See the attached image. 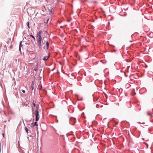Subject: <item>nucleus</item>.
<instances>
[{
	"instance_id": "0eeeda50",
	"label": "nucleus",
	"mask_w": 153,
	"mask_h": 153,
	"mask_svg": "<svg viewBox=\"0 0 153 153\" xmlns=\"http://www.w3.org/2000/svg\"><path fill=\"white\" fill-rule=\"evenodd\" d=\"M39 120V116H36V121H38Z\"/></svg>"
},
{
	"instance_id": "f03ea898",
	"label": "nucleus",
	"mask_w": 153,
	"mask_h": 153,
	"mask_svg": "<svg viewBox=\"0 0 153 153\" xmlns=\"http://www.w3.org/2000/svg\"><path fill=\"white\" fill-rule=\"evenodd\" d=\"M45 39V38L44 37H43V40L42 41V45H43V44L44 43H45V42H46V46H47V47H46V48L47 49H48V48H49V43H48V41H45V42H44V40Z\"/></svg>"
},
{
	"instance_id": "ddd939ff",
	"label": "nucleus",
	"mask_w": 153,
	"mask_h": 153,
	"mask_svg": "<svg viewBox=\"0 0 153 153\" xmlns=\"http://www.w3.org/2000/svg\"><path fill=\"white\" fill-rule=\"evenodd\" d=\"M39 105L37 106H36V110H38L39 109Z\"/></svg>"
},
{
	"instance_id": "412c9836",
	"label": "nucleus",
	"mask_w": 153,
	"mask_h": 153,
	"mask_svg": "<svg viewBox=\"0 0 153 153\" xmlns=\"http://www.w3.org/2000/svg\"><path fill=\"white\" fill-rule=\"evenodd\" d=\"M147 114H148V115H150V114H149V113H147Z\"/></svg>"
},
{
	"instance_id": "423d86ee",
	"label": "nucleus",
	"mask_w": 153,
	"mask_h": 153,
	"mask_svg": "<svg viewBox=\"0 0 153 153\" xmlns=\"http://www.w3.org/2000/svg\"><path fill=\"white\" fill-rule=\"evenodd\" d=\"M35 116H39V111L38 110H36Z\"/></svg>"
},
{
	"instance_id": "6e6552de",
	"label": "nucleus",
	"mask_w": 153,
	"mask_h": 153,
	"mask_svg": "<svg viewBox=\"0 0 153 153\" xmlns=\"http://www.w3.org/2000/svg\"><path fill=\"white\" fill-rule=\"evenodd\" d=\"M22 42L21 41L20 42L19 46V50L20 51H21V47H22Z\"/></svg>"
},
{
	"instance_id": "f8f14e48",
	"label": "nucleus",
	"mask_w": 153,
	"mask_h": 153,
	"mask_svg": "<svg viewBox=\"0 0 153 153\" xmlns=\"http://www.w3.org/2000/svg\"><path fill=\"white\" fill-rule=\"evenodd\" d=\"M30 36L32 37L34 39V40H35V38L32 35H30Z\"/></svg>"
},
{
	"instance_id": "9d476101",
	"label": "nucleus",
	"mask_w": 153,
	"mask_h": 153,
	"mask_svg": "<svg viewBox=\"0 0 153 153\" xmlns=\"http://www.w3.org/2000/svg\"><path fill=\"white\" fill-rule=\"evenodd\" d=\"M27 26L28 28H30V27L29 26V22H28L27 24Z\"/></svg>"
},
{
	"instance_id": "1a4fd4ad",
	"label": "nucleus",
	"mask_w": 153,
	"mask_h": 153,
	"mask_svg": "<svg viewBox=\"0 0 153 153\" xmlns=\"http://www.w3.org/2000/svg\"><path fill=\"white\" fill-rule=\"evenodd\" d=\"M136 94V93L135 91V89H133L132 91V95H134Z\"/></svg>"
},
{
	"instance_id": "6ab92c4d",
	"label": "nucleus",
	"mask_w": 153,
	"mask_h": 153,
	"mask_svg": "<svg viewBox=\"0 0 153 153\" xmlns=\"http://www.w3.org/2000/svg\"><path fill=\"white\" fill-rule=\"evenodd\" d=\"M34 70H35V71H36L37 69H34Z\"/></svg>"
},
{
	"instance_id": "4468645a",
	"label": "nucleus",
	"mask_w": 153,
	"mask_h": 153,
	"mask_svg": "<svg viewBox=\"0 0 153 153\" xmlns=\"http://www.w3.org/2000/svg\"><path fill=\"white\" fill-rule=\"evenodd\" d=\"M33 105L34 106H35V107L36 106V105L35 102H33Z\"/></svg>"
},
{
	"instance_id": "4be33fe9",
	"label": "nucleus",
	"mask_w": 153,
	"mask_h": 153,
	"mask_svg": "<svg viewBox=\"0 0 153 153\" xmlns=\"http://www.w3.org/2000/svg\"><path fill=\"white\" fill-rule=\"evenodd\" d=\"M3 134V136H4V134Z\"/></svg>"
},
{
	"instance_id": "f257e3e1",
	"label": "nucleus",
	"mask_w": 153,
	"mask_h": 153,
	"mask_svg": "<svg viewBox=\"0 0 153 153\" xmlns=\"http://www.w3.org/2000/svg\"><path fill=\"white\" fill-rule=\"evenodd\" d=\"M42 32V30H40L37 33V36L39 37L38 40H37V43L39 48H41L42 46L41 42L42 38L41 35Z\"/></svg>"
},
{
	"instance_id": "dca6fc26",
	"label": "nucleus",
	"mask_w": 153,
	"mask_h": 153,
	"mask_svg": "<svg viewBox=\"0 0 153 153\" xmlns=\"http://www.w3.org/2000/svg\"><path fill=\"white\" fill-rule=\"evenodd\" d=\"M52 10H50V13H51V12H52Z\"/></svg>"
},
{
	"instance_id": "2eb2a0df",
	"label": "nucleus",
	"mask_w": 153,
	"mask_h": 153,
	"mask_svg": "<svg viewBox=\"0 0 153 153\" xmlns=\"http://www.w3.org/2000/svg\"><path fill=\"white\" fill-rule=\"evenodd\" d=\"M22 91L24 93H25V91L24 90H22Z\"/></svg>"
},
{
	"instance_id": "39448f33",
	"label": "nucleus",
	"mask_w": 153,
	"mask_h": 153,
	"mask_svg": "<svg viewBox=\"0 0 153 153\" xmlns=\"http://www.w3.org/2000/svg\"><path fill=\"white\" fill-rule=\"evenodd\" d=\"M32 125H33V126H37L38 124L36 122H35L34 123H33L31 124Z\"/></svg>"
},
{
	"instance_id": "20e7f679",
	"label": "nucleus",
	"mask_w": 153,
	"mask_h": 153,
	"mask_svg": "<svg viewBox=\"0 0 153 153\" xmlns=\"http://www.w3.org/2000/svg\"><path fill=\"white\" fill-rule=\"evenodd\" d=\"M31 88L32 90H33L34 89V82L33 81L32 82V83L31 85Z\"/></svg>"
},
{
	"instance_id": "7ed1b4c3",
	"label": "nucleus",
	"mask_w": 153,
	"mask_h": 153,
	"mask_svg": "<svg viewBox=\"0 0 153 153\" xmlns=\"http://www.w3.org/2000/svg\"><path fill=\"white\" fill-rule=\"evenodd\" d=\"M49 57V56H44L43 59L45 61H46L48 59Z\"/></svg>"
},
{
	"instance_id": "aec40b11",
	"label": "nucleus",
	"mask_w": 153,
	"mask_h": 153,
	"mask_svg": "<svg viewBox=\"0 0 153 153\" xmlns=\"http://www.w3.org/2000/svg\"><path fill=\"white\" fill-rule=\"evenodd\" d=\"M48 20H47V22H46L47 23V22H48Z\"/></svg>"
},
{
	"instance_id": "f3484780",
	"label": "nucleus",
	"mask_w": 153,
	"mask_h": 153,
	"mask_svg": "<svg viewBox=\"0 0 153 153\" xmlns=\"http://www.w3.org/2000/svg\"><path fill=\"white\" fill-rule=\"evenodd\" d=\"M32 110L33 112L34 111V109L33 108H32Z\"/></svg>"
},
{
	"instance_id": "9b49d317",
	"label": "nucleus",
	"mask_w": 153,
	"mask_h": 153,
	"mask_svg": "<svg viewBox=\"0 0 153 153\" xmlns=\"http://www.w3.org/2000/svg\"><path fill=\"white\" fill-rule=\"evenodd\" d=\"M25 131H26V132L27 133H28V131H29V130H28V129L26 127H25Z\"/></svg>"
},
{
	"instance_id": "a211bd4d",
	"label": "nucleus",
	"mask_w": 153,
	"mask_h": 153,
	"mask_svg": "<svg viewBox=\"0 0 153 153\" xmlns=\"http://www.w3.org/2000/svg\"><path fill=\"white\" fill-rule=\"evenodd\" d=\"M97 100V99H96L95 100H94V101H96Z\"/></svg>"
}]
</instances>
